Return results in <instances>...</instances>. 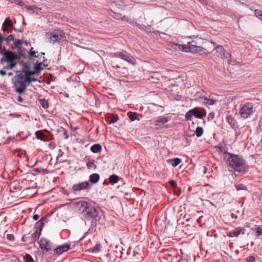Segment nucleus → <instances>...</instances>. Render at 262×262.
Instances as JSON below:
<instances>
[{
    "mask_svg": "<svg viewBox=\"0 0 262 262\" xmlns=\"http://www.w3.org/2000/svg\"><path fill=\"white\" fill-rule=\"evenodd\" d=\"M4 51L3 55L5 57L0 59V63L2 65H4L6 62L13 60V52L12 51L7 50H4Z\"/></svg>",
    "mask_w": 262,
    "mask_h": 262,
    "instance_id": "9b49d317",
    "label": "nucleus"
},
{
    "mask_svg": "<svg viewBox=\"0 0 262 262\" xmlns=\"http://www.w3.org/2000/svg\"><path fill=\"white\" fill-rule=\"evenodd\" d=\"M254 14L256 17L262 21V10L259 9L255 10Z\"/></svg>",
    "mask_w": 262,
    "mask_h": 262,
    "instance_id": "473e14b6",
    "label": "nucleus"
},
{
    "mask_svg": "<svg viewBox=\"0 0 262 262\" xmlns=\"http://www.w3.org/2000/svg\"><path fill=\"white\" fill-rule=\"evenodd\" d=\"M101 244L97 243L94 247L90 249V251L93 253H98L101 250Z\"/></svg>",
    "mask_w": 262,
    "mask_h": 262,
    "instance_id": "b1692460",
    "label": "nucleus"
},
{
    "mask_svg": "<svg viewBox=\"0 0 262 262\" xmlns=\"http://www.w3.org/2000/svg\"><path fill=\"white\" fill-rule=\"evenodd\" d=\"M5 24H7L9 26H11V27L12 26V22L8 18H7L5 19L3 25H4Z\"/></svg>",
    "mask_w": 262,
    "mask_h": 262,
    "instance_id": "a18cd8bd",
    "label": "nucleus"
},
{
    "mask_svg": "<svg viewBox=\"0 0 262 262\" xmlns=\"http://www.w3.org/2000/svg\"><path fill=\"white\" fill-rule=\"evenodd\" d=\"M2 30L4 32L8 31V28L6 26H4V25L2 27Z\"/></svg>",
    "mask_w": 262,
    "mask_h": 262,
    "instance_id": "052dcab7",
    "label": "nucleus"
},
{
    "mask_svg": "<svg viewBox=\"0 0 262 262\" xmlns=\"http://www.w3.org/2000/svg\"><path fill=\"white\" fill-rule=\"evenodd\" d=\"M45 37L50 43L52 44L66 38L65 33L60 30H55L52 32H47Z\"/></svg>",
    "mask_w": 262,
    "mask_h": 262,
    "instance_id": "7ed1b4c3",
    "label": "nucleus"
},
{
    "mask_svg": "<svg viewBox=\"0 0 262 262\" xmlns=\"http://www.w3.org/2000/svg\"><path fill=\"white\" fill-rule=\"evenodd\" d=\"M169 120V118L167 117H161L156 121L155 125L162 127L164 124L168 122Z\"/></svg>",
    "mask_w": 262,
    "mask_h": 262,
    "instance_id": "6ab92c4d",
    "label": "nucleus"
},
{
    "mask_svg": "<svg viewBox=\"0 0 262 262\" xmlns=\"http://www.w3.org/2000/svg\"><path fill=\"white\" fill-rule=\"evenodd\" d=\"M96 226V221H92V227H95Z\"/></svg>",
    "mask_w": 262,
    "mask_h": 262,
    "instance_id": "e2e57ef3",
    "label": "nucleus"
},
{
    "mask_svg": "<svg viewBox=\"0 0 262 262\" xmlns=\"http://www.w3.org/2000/svg\"><path fill=\"white\" fill-rule=\"evenodd\" d=\"M91 186V185L89 181H85L73 185L72 189L74 191H79L89 189Z\"/></svg>",
    "mask_w": 262,
    "mask_h": 262,
    "instance_id": "9d476101",
    "label": "nucleus"
},
{
    "mask_svg": "<svg viewBox=\"0 0 262 262\" xmlns=\"http://www.w3.org/2000/svg\"><path fill=\"white\" fill-rule=\"evenodd\" d=\"M39 216L37 214H34L33 216V219L35 221H37L39 219Z\"/></svg>",
    "mask_w": 262,
    "mask_h": 262,
    "instance_id": "bf43d9fd",
    "label": "nucleus"
},
{
    "mask_svg": "<svg viewBox=\"0 0 262 262\" xmlns=\"http://www.w3.org/2000/svg\"><path fill=\"white\" fill-rule=\"evenodd\" d=\"M8 64L6 65V66H5V65H3V69L6 70H11L12 69L11 68V67L10 66V64H9V63H7Z\"/></svg>",
    "mask_w": 262,
    "mask_h": 262,
    "instance_id": "603ef678",
    "label": "nucleus"
},
{
    "mask_svg": "<svg viewBox=\"0 0 262 262\" xmlns=\"http://www.w3.org/2000/svg\"><path fill=\"white\" fill-rule=\"evenodd\" d=\"M215 153L223 158L226 164L234 171L245 173L248 171V165L245 160L238 155L229 153L224 147L215 146Z\"/></svg>",
    "mask_w": 262,
    "mask_h": 262,
    "instance_id": "f257e3e1",
    "label": "nucleus"
},
{
    "mask_svg": "<svg viewBox=\"0 0 262 262\" xmlns=\"http://www.w3.org/2000/svg\"><path fill=\"white\" fill-rule=\"evenodd\" d=\"M3 41H4V37L3 36L2 34L0 33V45H2V43Z\"/></svg>",
    "mask_w": 262,
    "mask_h": 262,
    "instance_id": "13d9d810",
    "label": "nucleus"
},
{
    "mask_svg": "<svg viewBox=\"0 0 262 262\" xmlns=\"http://www.w3.org/2000/svg\"><path fill=\"white\" fill-rule=\"evenodd\" d=\"M11 3H15L16 4L23 7L24 6V3L21 0H9Z\"/></svg>",
    "mask_w": 262,
    "mask_h": 262,
    "instance_id": "4c0bfd02",
    "label": "nucleus"
},
{
    "mask_svg": "<svg viewBox=\"0 0 262 262\" xmlns=\"http://www.w3.org/2000/svg\"><path fill=\"white\" fill-rule=\"evenodd\" d=\"M253 112V105L251 103L247 102L241 108L239 114L244 119L248 118Z\"/></svg>",
    "mask_w": 262,
    "mask_h": 262,
    "instance_id": "423d86ee",
    "label": "nucleus"
},
{
    "mask_svg": "<svg viewBox=\"0 0 262 262\" xmlns=\"http://www.w3.org/2000/svg\"><path fill=\"white\" fill-rule=\"evenodd\" d=\"M14 36L12 34L9 35L7 37H4V41H6L7 43H9L10 41L13 40Z\"/></svg>",
    "mask_w": 262,
    "mask_h": 262,
    "instance_id": "79ce46f5",
    "label": "nucleus"
},
{
    "mask_svg": "<svg viewBox=\"0 0 262 262\" xmlns=\"http://www.w3.org/2000/svg\"><path fill=\"white\" fill-rule=\"evenodd\" d=\"M23 7L25 8L26 9H27L28 10L32 11L33 12H34V10L37 9V7L36 6H34V5H33V6H28V5H25V4H24V6H23Z\"/></svg>",
    "mask_w": 262,
    "mask_h": 262,
    "instance_id": "e433bc0d",
    "label": "nucleus"
},
{
    "mask_svg": "<svg viewBox=\"0 0 262 262\" xmlns=\"http://www.w3.org/2000/svg\"><path fill=\"white\" fill-rule=\"evenodd\" d=\"M101 149L102 146L99 144H94L91 147V150L93 153H98L101 150Z\"/></svg>",
    "mask_w": 262,
    "mask_h": 262,
    "instance_id": "5701e85b",
    "label": "nucleus"
},
{
    "mask_svg": "<svg viewBox=\"0 0 262 262\" xmlns=\"http://www.w3.org/2000/svg\"><path fill=\"white\" fill-rule=\"evenodd\" d=\"M167 161L168 163L171 164L172 166L176 167L181 162V160L179 158H176L168 159Z\"/></svg>",
    "mask_w": 262,
    "mask_h": 262,
    "instance_id": "aec40b11",
    "label": "nucleus"
},
{
    "mask_svg": "<svg viewBox=\"0 0 262 262\" xmlns=\"http://www.w3.org/2000/svg\"><path fill=\"white\" fill-rule=\"evenodd\" d=\"M179 50L192 53H200L202 51V47L197 46L195 41H189L187 44L178 45Z\"/></svg>",
    "mask_w": 262,
    "mask_h": 262,
    "instance_id": "20e7f679",
    "label": "nucleus"
},
{
    "mask_svg": "<svg viewBox=\"0 0 262 262\" xmlns=\"http://www.w3.org/2000/svg\"><path fill=\"white\" fill-rule=\"evenodd\" d=\"M169 184L170 186L173 188H176L177 186V183L176 181L174 180H170L169 181Z\"/></svg>",
    "mask_w": 262,
    "mask_h": 262,
    "instance_id": "09e8293b",
    "label": "nucleus"
},
{
    "mask_svg": "<svg viewBox=\"0 0 262 262\" xmlns=\"http://www.w3.org/2000/svg\"><path fill=\"white\" fill-rule=\"evenodd\" d=\"M109 15L115 19L118 20H121L124 21H128L129 20L128 17L125 15L122 16L121 13H117L112 10L110 11Z\"/></svg>",
    "mask_w": 262,
    "mask_h": 262,
    "instance_id": "2eb2a0df",
    "label": "nucleus"
},
{
    "mask_svg": "<svg viewBox=\"0 0 262 262\" xmlns=\"http://www.w3.org/2000/svg\"><path fill=\"white\" fill-rule=\"evenodd\" d=\"M26 54L24 50H18V53L13 52V60L19 59L22 57H25Z\"/></svg>",
    "mask_w": 262,
    "mask_h": 262,
    "instance_id": "4be33fe9",
    "label": "nucleus"
},
{
    "mask_svg": "<svg viewBox=\"0 0 262 262\" xmlns=\"http://www.w3.org/2000/svg\"><path fill=\"white\" fill-rule=\"evenodd\" d=\"M0 75L2 76H5L6 75V72L3 68L0 70Z\"/></svg>",
    "mask_w": 262,
    "mask_h": 262,
    "instance_id": "4d7b16f0",
    "label": "nucleus"
},
{
    "mask_svg": "<svg viewBox=\"0 0 262 262\" xmlns=\"http://www.w3.org/2000/svg\"><path fill=\"white\" fill-rule=\"evenodd\" d=\"M209 118L210 119H213V114L211 113L209 114Z\"/></svg>",
    "mask_w": 262,
    "mask_h": 262,
    "instance_id": "774afa93",
    "label": "nucleus"
},
{
    "mask_svg": "<svg viewBox=\"0 0 262 262\" xmlns=\"http://www.w3.org/2000/svg\"><path fill=\"white\" fill-rule=\"evenodd\" d=\"M23 258L25 262H35L31 255L28 253L26 254Z\"/></svg>",
    "mask_w": 262,
    "mask_h": 262,
    "instance_id": "7c9ffc66",
    "label": "nucleus"
},
{
    "mask_svg": "<svg viewBox=\"0 0 262 262\" xmlns=\"http://www.w3.org/2000/svg\"><path fill=\"white\" fill-rule=\"evenodd\" d=\"M19 72L16 71V75L13 78V88L15 91L20 94L23 93L27 87L26 80L24 78V76L20 74H18Z\"/></svg>",
    "mask_w": 262,
    "mask_h": 262,
    "instance_id": "f03ea898",
    "label": "nucleus"
},
{
    "mask_svg": "<svg viewBox=\"0 0 262 262\" xmlns=\"http://www.w3.org/2000/svg\"><path fill=\"white\" fill-rule=\"evenodd\" d=\"M100 180V176L98 173H93L90 176V182L93 184L97 183Z\"/></svg>",
    "mask_w": 262,
    "mask_h": 262,
    "instance_id": "412c9836",
    "label": "nucleus"
},
{
    "mask_svg": "<svg viewBox=\"0 0 262 262\" xmlns=\"http://www.w3.org/2000/svg\"><path fill=\"white\" fill-rule=\"evenodd\" d=\"M14 31H15L16 32H22L23 31L20 29H16L15 28H14Z\"/></svg>",
    "mask_w": 262,
    "mask_h": 262,
    "instance_id": "69168bd1",
    "label": "nucleus"
},
{
    "mask_svg": "<svg viewBox=\"0 0 262 262\" xmlns=\"http://www.w3.org/2000/svg\"><path fill=\"white\" fill-rule=\"evenodd\" d=\"M231 216L232 219H236L237 218V216L236 215H235V214L233 213H231Z\"/></svg>",
    "mask_w": 262,
    "mask_h": 262,
    "instance_id": "680f3d73",
    "label": "nucleus"
},
{
    "mask_svg": "<svg viewBox=\"0 0 262 262\" xmlns=\"http://www.w3.org/2000/svg\"><path fill=\"white\" fill-rule=\"evenodd\" d=\"M86 166L89 169L93 168L94 169H96L97 168V165L94 163V162H88L86 164Z\"/></svg>",
    "mask_w": 262,
    "mask_h": 262,
    "instance_id": "f704fd0d",
    "label": "nucleus"
},
{
    "mask_svg": "<svg viewBox=\"0 0 262 262\" xmlns=\"http://www.w3.org/2000/svg\"><path fill=\"white\" fill-rule=\"evenodd\" d=\"M62 131L63 132L64 139H68L69 137V136L67 134V131L64 128H62Z\"/></svg>",
    "mask_w": 262,
    "mask_h": 262,
    "instance_id": "5fc2aeb1",
    "label": "nucleus"
},
{
    "mask_svg": "<svg viewBox=\"0 0 262 262\" xmlns=\"http://www.w3.org/2000/svg\"><path fill=\"white\" fill-rule=\"evenodd\" d=\"M70 248V245L68 244H63L59 246L54 250V252L57 255H60L62 253L67 251Z\"/></svg>",
    "mask_w": 262,
    "mask_h": 262,
    "instance_id": "f3484780",
    "label": "nucleus"
},
{
    "mask_svg": "<svg viewBox=\"0 0 262 262\" xmlns=\"http://www.w3.org/2000/svg\"><path fill=\"white\" fill-rule=\"evenodd\" d=\"M43 63L42 62H37L35 65V67L36 68V69H37V70L40 72L41 71V70H43Z\"/></svg>",
    "mask_w": 262,
    "mask_h": 262,
    "instance_id": "c9c22d12",
    "label": "nucleus"
},
{
    "mask_svg": "<svg viewBox=\"0 0 262 262\" xmlns=\"http://www.w3.org/2000/svg\"><path fill=\"white\" fill-rule=\"evenodd\" d=\"M46 217H42L41 218L39 221L37 222L35 224V232H37L40 235L41 234V231L42 230L43 225H44V222L46 221Z\"/></svg>",
    "mask_w": 262,
    "mask_h": 262,
    "instance_id": "dca6fc26",
    "label": "nucleus"
},
{
    "mask_svg": "<svg viewBox=\"0 0 262 262\" xmlns=\"http://www.w3.org/2000/svg\"><path fill=\"white\" fill-rule=\"evenodd\" d=\"M83 215L87 220H91V219H94L98 216V211L94 206L91 205L87 208L85 212Z\"/></svg>",
    "mask_w": 262,
    "mask_h": 262,
    "instance_id": "6e6552de",
    "label": "nucleus"
},
{
    "mask_svg": "<svg viewBox=\"0 0 262 262\" xmlns=\"http://www.w3.org/2000/svg\"><path fill=\"white\" fill-rule=\"evenodd\" d=\"M246 229L244 228L241 227H236L233 230L230 231L228 233V236L230 237H237L240 234H244L245 232Z\"/></svg>",
    "mask_w": 262,
    "mask_h": 262,
    "instance_id": "ddd939ff",
    "label": "nucleus"
},
{
    "mask_svg": "<svg viewBox=\"0 0 262 262\" xmlns=\"http://www.w3.org/2000/svg\"><path fill=\"white\" fill-rule=\"evenodd\" d=\"M246 260L247 262H255V258L254 256H250L246 258Z\"/></svg>",
    "mask_w": 262,
    "mask_h": 262,
    "instance_id": "49530a36",
    "label": "nucleus"
},
{
    "mask_svg": "<svg viewBox=\"0 0 262 262\" xmlns=\"http://www.w3.org/2000/svg\"><path fill=\"white\" fill-rule=\"evenodd\" d=\"M39 72L37 70V69H36L35 67H34V70L31 71L32 75L36 74L38 75Z\"/></svg>",
    "mask_w": 262,
    "mask_h": 262,
    "instance_id": "3c124183",
    "label": "nucleus"
},
{
    "mask_svg": "<svg viewBox=\"0 0 262 262\" xmlns=\"http://www.w3.org/2000/svg\"><path fill=\"white\" fill-rule=\"evenodd\" d=\"M23 72L25 73V76H24V79L28 78L32 75L31 71L30 70L28 71H23Z\"/></svg>",
    "mask_w": 262,
    "mask_h": 262,
    "instance_id": "37998d69",
    "label": "nucleus"
},
{
    "mask_svg": "<svg viewBox=\"0 0 262 262\" xmlns=\"http://www.w3.org/2000/svg\"><path fill=\"white\" fill-rule=\"evenodd\" d=\"M4 50H6L5 47H2V45H0V54L2 55L4 54Z\"/></svg>",
    "mask_w": 262,
    "mask_h": 262,
    "instance_id": "6e6d98bb",
    "label": "nucleus"
},
{
    "mask_svg": "<svg viewBox=\"0 0 262 262\" xmlns=\"http://www.w3.org/2000/svg\"><path fill=\"white\" fill-rule=\"evenodd\" d=\"M23 43H24L25 45H30V42L29 41H23Z\"/></svg>",
    "mask_w": 262,
    "mask_h": 262,
    "instance_id": "0e129e2a",
    "label": "nucleus"
},
{
    "mask_svg": "<svg viewBox=\"0 0 262 262\" xmlns=\"http://www.w3.org/2000/svg\"><path fill=\"white\" fill-rule=\"evenodd\" d=\"M77 205L79 207V210L84 214L86 210L89 207L91 204L85 201H80L77 203Z\"/></svg>",
    "mask_w": 262,
    "mask_h": 262,
    "instance_id": "a211bd4d",
    "label": "nucleus"
},
{
    "mask_svg": "<svg viewBox=\"0 0 262 262\" xmlns=\"http://www.w3.org/2000/svg\"><path fill=\"white\" fill-rule=\"evenodd\" d=\"M36 53H37V52H35V51H33V48L32 47V48H31V49H30V52L29 53V55H30V56H33Z\"/></svg>",
    "mask_w": 262,
    "mask_h": 262,
    "instance_id": "864d4df0",
    "label": "nucleus"
},
{
    "mask_svg": "<svg viewBox=\"0 0 262 262\" xmlns=\"http://www.w3.org/2000/svg\"><path fill=\"white\" fill-rule=\"evenodd\" d=\"M7 63H9V64H10V66L11 67L12 69H13L16 65V62L15 61V60H12L11 61H8Z\"/></svg>",
    "mask_w": 262,
    "mask_h": 262,
    "instance_id": "8fccbe9b",
    "label": "nucleus"
},
{
    "mask_svg": "<svg viewBox=\"0 0 262 262\" xmlns=\"http://www.w3.org/2000/svg\"><path fill=\"white\" fill-rule=\"evenodd\" d=\"M23 43L22 39H18L17 40L14 42V48L17 49L18 50H24V49H23L21 47V44Z\"/></svg>",
    "mask_w": 262,
    "mask_h": 262,
    "instance_id": "a878e982",
    "label": "nucleus"
},
{
    "mask_svg": "<svg viewBox=\"0 0 262 262\" xmlns=\"http://www.w3.org/2000/svg\"><path fill=\"white\" fill-rule=\"evenodd\" d=\"M21 64L24 68L23 71H28L30 70V66L25 62H22Z\"/></svg>",
    "mask_w": 262,
    "mask_h": 262,
    "instance_id": "a19ab883",
    "label": "nucleus"
},
{
    "mask_svg": "<svg viewBox=\"0 0 262 262\" xmlns=\"http://www.w3.org/2000/svg\"><path fill=\"white\" fill-rule=\"evenodd\" d=\"M35 135L37 139L40 140L41 141L44 140L45 134L42 130H40L36 131L35 133Z\"/></svg>",
    "mask_w": 262,
    "mask_h": 262,
    "instance_id": "cd10ccee",
    "label": "nucleus"
},
{
    "mask_svg": "<svg viewBox=\"0 0 262 262\" xmlns=\"http://www.w3.org/2000/svg\"><path fill=\"white\" fill-rule=\"evenodd\" d=\"M215 50L216 51L217 56L220 57L221 58H227L228 57V54L226 53L223 46L217 45L215 47Z\"/></svg>",
    "mask_w": 262,
    "mask_h": 262,
    "instance_id": "4468645a",
    "label": "nucleus"
},
{
    "mask_svg": "<svg viewBox=\"0 0 262 262\" xmlns=\"http://www.w3.org/2000/svg\"><path fill=\"white\" fill-rule=\"evenodd\" d=\"M255 231H256V236H259L262 235V228H261L260 227H256L255 228Z\"/></svg>",
    "mask_w": 262,
    "mask_h": 262,
    "instance_id": "c03bdc74",
    "label": "nucleus"
},
{
    "mask_svg": "<svg viewBox=\"0 0 262 262\" xmlns=\"http://www.w3.org/2000/svg\"><path fill=\"white\" fill-rule=\"evenodd\" d=\"M39 102L42 108L47 109L49 107L48 101L45 98L39 99Z\"/></svg>",
    "mask_w": 262,
    "mask_h": 262,
    "instance_id": "bb28decb",
    "label": "nucleus"
},
{
    "mask_svg": "<svg viewBox=\"0 0 262 262\" xmlns=\"http://www.w3.org/2000/svg\"><path fill=\"white\" fill-rule=\"evenodd\" d=\"M112 57L120 58L133 64L136 63V59L125 50H122L120 52L114 53Z\"/></svg>",
    "mask_w": 262,
    "mask_h": 262,
    "instance_id": "39448f33",
    "label": "nucleus"
},
{
    "mask_svg": "<svg viewBox=\"0 0 262 262\" xmlns=\"http://www.w3.org/2000/svg\"><path fill=\"white\" fill-rule=\"evenodd\" d=\"M203 129L202 127H198L196 128L195 134L197 137H200L203 134Z\"/></svg>",
    "mask_w": 262,
    "mask_h": 262,
    "instance_id": "2f4dec72",
    "label": "nucleus"
},
{
    "mask_svg": "<svg viewBox=\"0 0 262 262\" xmlns=\"http://www.w3.org/2000/svg\"><path fill=\"white\" fill-rule=\"evenodd\" d=\"M25 80H26V82L27 86H29L30 83L32 82L38 81L39 82H40V81L39 80L37 79V78H32L30 77H29L28 78H26L25 79Z\"/></svg>",
    "mask_w": 262,
    "mask_h": 262,
    "instance_id": "c756f323",
    "label": "nucleus"
},
{
    "mask_svg": "<svg viewBox=\"0 0 262 262\" xmlns=\"http://www.w3.org/2000/svg\"><path fill=\"white\" fill-rule=\"evenodd\" d=\"M7 238L9 241H13L14 240V236L12 234H7Z\"/></svg>",
    "mask_w": 262,
    "mask_h": 262,
    "instance_id": "de8ad7c7",
    "label": "nucleus"
},
{
    "mask_svg": "<svg viewBox=\"0 0 262 262\" xmlns=\"http://www.w3.org/2000/svg\"><path fill=\"white\" fill-rule=\"evenodd\" d=\"M118 116L117 115L114 116L113 117H111L110 118H108V121L110 123H114L118 120Z\"/></svg>",
    "mask_w": 262,
    "mask_h": 262,
    "instance_id": "58836bf2",
    "label": "nucleus"
},
{
    "mask_svg": "<svg viewBox=\"0 0 262 262\" xmlns=\"http://www.w3.org/2000/svg\"><path fill=\"white\" fill-rule=\"evenodd\" d=\"M40 235L37 232H34L30 236L23 235L21 241L28 245L34 244L39 238Z\"/></svg>",
    "mask_w": 262,
    "mask_h": 262,
    "instance_id": "1a4fd4ad",
    "label": "nucleus"
},
{
    "mask_svg": "<svg viewBox=\"0 0 262 262\" xmlns=\"http://www.w3.org/2000/svg\"><path fill=\"white\" fill-rule=\"evenodd\" d=\"M18 101L19 102H22L23 101V99L20 96H18Z\"/></svg>",
    "mask_w": 262,
    "mask_h": 262,
    "instance_id": "338daca9",
    "label": "nucleus"
},
{
    "mask_svg": "<svg viewBox=\"0 0 262 262\" xmlns=\"http://www.w3.org/2000/svg\"><path fill=\"white\" fill-rule=\"evenodd\" d=\"M205 116L203 112H200L196 108L189 110L185 115V119L187 121H191L192 117L196 118L202 119Z\"/></svg>",
    "mask_w": 262,
    "mask_h": 262,
    "instance_id": "0eeeda50",
    "label": "nucleus"
},
{
    "mask_svg": "<svg viewBox=\"0 0 262 262\" xmlns=\"http://www.w3.org/2000/svg\"><path fill=\"white\" fill-rule=\"evenodd\" d=\"M127 115L129 119L132 121H134L138 119V114L136 112H129L127 113Z\"/></svg>",
    "mask_w": 262,
    "mask_h": 262,
    "instance_id": "393cba45",
    "label": "nucleus"
},
{
    "mask_svg": "<svg viewBox=\"0 0 262 262\" xmlns=\"http://www.w3.org/2000/svg\"><path fill=\"white\" fill-rule=\"evenodd\" d=\"M119 181V177L116 174H113L109 178V182L112 184L117 183Z\"/></svg>",
    "mask_w": 262,
    "mask_h": 262,
    "instance_id": "c85d7f7f",
    "label": "nucleus"
},
{
    "mask_svg": "<svg viewBox=\"0 0 262 262\" xmlns=\"http://www.w3.org/2000/svg\"><path fill=\"white\" fill-rule=\"evenodd\" d=\"M38 243L39 245V247L41 250L47 252L50 251L51 249L49 241L44 237H41Z\"/></svg>",
    "mask_w": 262,
    "mask_h": 262,
    "instance_id": "f8f14e48",
    "label": "nucleus"
},
{
    "mask_svg": "<svg viewBox=\"0 0 262 262\" xmlns=\"http://www.w3.org/2000/svg\"><path fill=\"white\" fill-rule=\"evenodd\" d=\"M262 132V118H260L258 122V124L257 128V132L260 133Z\"/></svg>",
    "mask_w": 262,
    "mask_h": 262,
    "instance_id": "ea45409f",
    "label": "nucleus"
},
{
    "mask_svg": "<svg viewBox=\"0 0 262 262\" xmlns=\"http://www.w3.org/2000/svg\"><path fill=\"white\" fill-rule=\"evenodd\" d=\"M235 188L237 191L247 190V187L245 185L242 184L235 185Z\"/></svg>",
    "mask_w": 262,
    "mask_h": 262,
    "instance_id": "72a5a7b5",
    "label": "nucleus"
}]
</instances>
